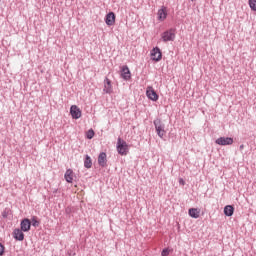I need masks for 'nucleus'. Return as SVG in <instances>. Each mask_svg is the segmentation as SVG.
<instances>
[{"label":"nucleus","mask_w":256,"mask_h":256,"mask_svg":"<svg viewBox=\"0 0 256 256\" xmlns=\"http://www.w3.org/2000/svg\"><path fill=\"white\" fill-rule=\"evenodd\" d=\"M115 12H109L108 14H106L105 17V23L106 25H108V27H112V25H115Z\"/></svg>","instance_id":"nucleus-9"},{"label":"nucleus","mask_w":256,"mask_h":256,"mask_svg":"<svg viewBox=\"0 0 256 256\" xmlns=\"http://www.w3.org/2000/svg\"><path fill=\"white\" fill-rule=\"evenodd\" d=\"M153 123L158 137H160V139H163V137H165V134L167 133V131H165V124L159 118L155 119Z\"/></svg>","instance_id":"nucleus-1"},{"label":"nucleus","mask_w":256,"mask_h":256,"mask_svg":"<svg viewBox=\"0 0 256 256\" xmlns=\"http://www.w3.org/2000/svg\"><path fill=\"white\" fill-rule=\"evenodd\" d=\"M146 96L150 101H159V94L153 89V87L149 86L146 90Z\"/></svg>","instance_id":"nucleus-5"},{"label":"nucleus","mask_w":256,"mask_h":256,"mask_svg":"<svg viewBox=\"0 0 256 256\" xmlns=\"http://www.w3.org/2000/svg\"><path fill=\"white\" fill-rule=\"evenodd\" d=\"M64 178L67 181V183H73V171L71 169H67Z\"/></svg>","instance_id":"nucleus-18"},{"label":"nucleus","mask_w":256,"mask_h":256,"mask_svg":"<svg viewBox=\"0 0 256 256\" xmlns=\"http://www.w3.org/2000/svg\"><path fill=\"white\" fill-rule=\"evenodd\" d=\"M104 91L105 93H113V87L111 86L109 78H105L104 80Z\"/></svg>","instance_id":"nucleus-15"},{"label":"nucleus","mask_w":256,"mask_h":256,"mask_svg":"<svg viewBox=\"0 0 256 256\" xmlns=\"http://www.w3.org/2000/svg\"><path fill=\"white\" fill-rule=\"evenodd\" d=\"M248 4L252 11H256V0H248Z\"/></svg>","instance_id":"nucleus-21"},{"label":"nucleus","mask_w":256,"mask_h":256,"mask_svg":"<svg viewBox=\"0 0 256 256\" xmlns=\"http://www.w3.org/2000/svg\"><path fill=\"white\" fill-rule=\"evenodd\" d=\"M116 149L118 154L122 156H125L129 153V145H127V142L121 138H118L117 140Z\"/></svg>","instance_id":"nucleus-2"},{"label":"nucleus","mask_w":256,"mask_h":256,"mask_svg":"<svg viewBox=\"0 0 256 256\" xmlns=\"http://www.w3.org/2000/svg\"><path fill=\"white\" fill-rule=\"evenodd\" d=\"M233 213H235V207L232 205H227L224 207V215L226 217H233Z\"/></svg>","instance_id":"nucleus-14"},{"label":"nucleus","mask_w":256,"mask_h":256,"mask_svg":"<svg viewBox=\"0 0 256 256\" xmlns=\"http://www.w3.org/2000/svg\"><path fill=\"white\" fill-rule=\"evenodd\" d=\"M176 29L175 28H170L166 31H164L162 34H161V37H162V41L164 43H167L169 41H175V37H176Z\"/></svg>","instance_id":"nucleus-3"},{"label":"nucleus","mask_w":256,"mask_h":256,"mask_svg":"<svg viewBox=\"0 0 256 256\" xmlns=\"http://www.w3.org/2000/svg\"><path fill=\"white\" fill-rule=\"evenodd\" d=\"M121 77L122 79H124V81H129V79H131V70H129V67L127 65L122 67Z\"/></svg>","instance_id":"nucleus-10"},{"label":"nucleus","mask_w":256,"mask_h":256,"mask_svg":"<svg viewBox=\"0 0 256 256\" xmlns=\"http://www.w3.org/2000/svg\"><path fill=\"white\" fill-rule=\"evenodd\" d=\"M84 167L86 169H91V167H93V160H91V156L89 155H85V159H84Z\"/></svg>","instance_id":"nucleus-17"},{"label":"nucleus","mask_w":256,"mask_h":256,"mask_svg":"<svg viewBox=\"0 0 256 256\" xmlns=\"http://www.w3.org/2000/svg\"><path fill=\"white\" fill-rule=\"evenodd\" d=\"M22 229L16 228L13 231V237L16 241H24L25 239V234L23 233Z\"/></svg>","instance_id":"nucleus-11"},{"label":"nucleus","mask_w":256,"mask_h":256,"mask_svg":"<svg viewBox=\"0 0 256 256\" xmlns=\"http://www.w3.org/2000/svg\"><path fill=\"white\" fill-rule=\"evenodd\" d=\"M70 115L72 119H81V109L77 105H72L70 107Z\"/></svg>","instance_id":"nucleus-7"},{"label":"nucleus","mask_w":256,"mask_h":256,"mask_svg":"<svg viewBox=\"0 0 256 256\" xmlns=\"http://www.w3.org/2000/svg\"><path fill=\"white\" fill-rule=\"evenodd\" d=\"M188 215L192 217V219H199V209L197 208H190L188 210Z\"/></svg>","instance_id":"nucleus-16"},{"label":"nucleus","mask_w":256,"mask_h":256,"mask_svg":"<svg viewBox=\"0 0 256 256\" xmlns=\"http://www.w3.org/2000/svg\"><path fill=\"white\" fill-rule=\"evenodd\" d=\"M5 255V246L0 243V256Z\"/></svg>","instance_id":"nucleus-22"},{"label":"nucleus","mask_w":256,"mask_h":256,"mask_svg":"<svg viewBox=\"0 0 256 256\" xmlns=\"http://www.w3.org/2000/svg\"><path fill=\"white\" fill-rule=\"evenodd\" d=\"M20 229L24 233L31 231V220L29 218L22 219L20 222Z\"/></svg>","instance_id":"nucleus-8"},{"label":"nucleus","mask_w":256,"mask_h":256,"mask_svg":"<svg viewBox=\"0 0 256 256\" xmlns=\"http://www.w3.org/2000/svg\"><path fill=\"white\" fill-rule=\"evenodd\" d=\"M30 221L32 227H39L41 225V221H39V218H37V216H32Z\"/></svg>","instance_id":"nucleus-19"},{"label":"nucleus","mask_w":256,"mask_h":256,"mask_svg":"<svg viewBox=\"0 0 256 256\" xmlns=\"http://www.w3.org/2000/svg\"><path fill=\"white\" fill-rule=\"evenodd\" d=\"M216 145L227 146L233 145L232 137H219L215 140Z\"/></svg>","instance_id":"nucleus-6"},{"label":"nucleus","mask_w":256,"mask_h":256,"mask_svg":"<svg viewBox=\"0 0 256 256\" xmlns=\"http://www.w3.org/2000/svg\"><path fill=\"white\" fill-rule=\"evenodd\" d=\"M162 256H169V248H164L161 252Z\"/></svg>","instance_id":"nucleus-23"},{"label":"nucleus","mask_w":256,"mask_h":256,"mask_svg":"<svg viewBox=\"0 0 256 256\" xmlns=\"http://www.w3.org/2000/svg\"><path fill=\"white\" fill-rule=\"evenodd\" d=\"M191 1H195V0H191Z\"/></svg>","instance_id":"nucleus-25"},{"label":"nucleus","mask_w":256,"mask_h":256,"mask_svg":"<svg viewBox=\"0 0 256 256\" xmlns=\"http://www.w3.org/2000/svg\"><path fill=\"white\" fill-rule=\"evenodd\" d=\"M243 149H245V145H240V151H243Z\"/></svg>","instance_id":"nucleus-24"},{"label":"nucleus","mask_w":256,"mask_h":256,"mask_svg":"<svg viewBox=\"0 0 256 256\" xmlns=\"http://www.w3.org/2000/svg\"><path fill=\"white\" fill-rule=\"evenodd\" d=\"M98 165L105 167L107 165V153L101 152L98 156Z\"/></svg>","instance_id":"nucleus-13"},{"label":"nucleus","mask_w":256,"mask_h":256,"mask_svg":"<svg viewBox=\"0 0 256 256\" xmlns=\"http://www.w3.org/2000/svg\"><path fill=\"white\" fill-rule=\"evenodd\" d=\"M151 57L153 61H161V59H163V53L161 52V49L159 47H154L151 50Z\"/></svg>","instance_id":"nucleus-4"},{"label":"nucleus","mask_w":256,"mask_h":256,"mask_svg":"<svg viewBox=\"0 0 256 256\" xmlns=\"http://www.w3.org/2000/svg\"><path fill=\"white\" fill-rule=\"evenodd\" d=\"M95 137V130L92 128L86 132V139H93Z\"/></svg>","instance_id":"nucleus-20"},{"label":"nucleus","mask_w":256,"mask_h":256,"mask_svg":"<svg viewBox=\"0 0 256 256\" xmlns=\"http://www.w3.org/2000/svg\"><path fill=\"white\" fill-rule=\"evenodd\" d=\"M158 21H165L167 19V7L162 6L161 9L158 10Z\"/></svg>","instance_id":"nucleus-12"}]
</instances>
